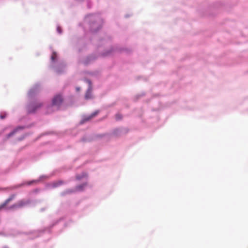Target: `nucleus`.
Here are the masks:
<instances>
[{
    "mask_svg": "<svg viewBox=\"0 0 248 248\" xmlns=\"http://www.w3.org/2000/svg\"><path fill=\"white\" fill-rule=\"evenodd\" d=\"M76 89L77 91H78L80 90V87H77Z\"/></svg>",
    "mask_w": 248,
    "mask_h": 248,
    "instance_id": "bb28decb",
    "label": "nucleus"
},
{
    "mask_svg": "<svg viewBox=\"0 0 248 248\" xmlns=\"http://www.w3.org/2000/svg\"><path fill=\"white\" fill-rule=\"evenodd\" d=\"M92 89H91L90 87H88V89L86 91V94H85V99L87 100L90 99L92 98V93H91V90Z\"/></svg>",
    "mask_w": 248,
    "mask_h": 248,
    "instance_id": "dca6fc26",
    "label": "nucleus"
},
{
    "mask_svg": "<svg viewBox=\"0 0 248 248\" xmlns=\"http://www.w3.org/2000/svg\"><path fill=\"white\" fill-rule=\"evenodd\" d=\"M38 202H39L37 200L31 201L29 199L26 201H24L22 200L19 201L17 204H15L12 205L10 208H20L25 206L28 205L30 204H32V206H35Z\"/></svg>",
    "mask_w": 248,
    "mask_h": 248,
    "instance_id": "423d86ee",
    "label": "nucleus"
},
{
    "mask_svg": "<svg viewBox=\"0 0 248 248\" xmlns=\"http://www.w3.org/2000/svg\"><path fill=\"white\" fill-rule=\"evenodd\" d=\"M99 112V111L98 110H96L95 111L92 113L90 115V116L91 117V118H92L94 116H95L96 114H97Z\"/></svg>",
    "mask_w": 248,
    "mask_h": 248,
    "instance_id": "b1692460",
    "label": "nucleus"
},
{
    "mask_svg": "<svg viewBox=\"0 0 248 248\" xmlns=\"http://www.w3.org/2000/svg\"><path fill=\"white\" fill-rule=\"evenodd\" d=\"M26 127H30L29 126H21V125H18L12 131H11L10 133L7 134L6 135V139H8L9 138L12 137V136L14 135L17 131H19V130H23Z\"/></svg>",
    "mask_w": 248,
    "mask_h": 248,
    "instance_id": "6e6552de",
    "label": "nucleus"
},
{
    "mask_svg": "<svg viewBox=\"0 0 248 248\" xmlns=\"http://www.w3.org/2000/svg\"><path fill=\"white\" fill-rule=\"evenodd\" d=\"M91 119V118L90 116V115H83L82 116V119L81 120V121L79 122V124H82L84 123H85V122L90 120Z\"/></svg>",
    "mask_w": 248,
    "mask_h": 248,
    "instance_id": "2eb2a0df",
    "label": "nucleus"
},
{
    "mask_svg": "<svg viewBox=\"0 0 248 248\" xmlns=\"http://www.w3.org/2000/svg\"><path fill=\"white\" fill-rule=\"evenodd\" d=\"M84 80L88 84V85H89L88 87H90L91 89H92V81H91V80H90V79H89L88 78H85L84 79Z\"/></svg>",
    "mask_w": 248,
    "mask_h": 248,
    "instance_id": "412c9836",
    "label": "nucleus"
},
{
    "mask_svg": "<svg viewBox=\"0 0 248 248\" xmlns=\"http://www.w3.org/2000/svg\"><path fill=\"white\" fill-rule=\"evenodd\" d=\"M50 107H51V106H48L47 108H50Z\"/></svg>",
    "mask_w": 248,
    "mask_h": 248,
    "instance_id": "473e14b6",
    "label": "nucleus"
},
{
    "mask_svg": "<svg viewBox=\"0 0 248 248\" xmlns=\"http://www.w3.org/2000/svg\"><path fill=\"white\" fill-rule=\"evenodd\" d=\"M115 118L117 121H120L122 119V116L121 114H120L119 113H117L115 115Z\"/></svg>",
    "mask_w": 248,
    "mask_h": 248,
    "instance_id": "4be33fe9",
    "label": "nucleus"
},
{
    "mask_svg": "<svg viewBox=\"0 0 248 248\" xmlns=\"http://www.w3.org/2000/svg\"><path fill=\"white\" fill-rule=\"evenodd\" d=\"M116 51L119 52H124L126 54H129L131 52V50L128 48L115 47L111 46L109 49L104 51L100 53V55L101 57L104 58L112 55Z\"/></svg>",
    "mask_w": 248,
    "mask_h": 248,
    "instance_id": "20e7f679",
    "label": "nucleus"
},
{
    "mask_svg": "<svg viewBox=\"0 0 248 248\" xmlns=\"http://www.w3.org/2000/svg\"><path fill=\"white\" fill-rule=\"evenodd\" d=\"M81 141H85V139L83 138L82 139H81Z\"/></svg>",
    "mask_w": 248,
    "mask_h": 248,
    "instance_id": "7c9ffc66",
    "label": "nucleus"
},
{
    "mask_svg": "<svg viewBox=\"0 0 248 248\" xmlns=\"http://www.w3.org/2000/svg\"><path fill=\"white\" fill-rule=\"evenodd\" d=\"M75 192L74 188L67 189L60 193V195L62 197L65 196L67 195L71 194Z\"/></svg>",
    "mask_w": 248,
    "mask_h": 248,
    "instance_id": "f8f14e48",
    "label": "nucleus"
},
{
    "mask_svg": "<svg viewBox=\"0 0 248 248\" xmlns=\"http://www.w3.org/2000/svg\"><path fill=\"white\" fill-rule=\"evenodd\" d=\"M30 134H31L29 133H25V134L21 135V136L17 138V140L18 141H21L23 140H24L25 138H26L27 137L29 136Z\"/></svg>",
    "mask_w": 248,
    "mask_h": 248,
    "instance_id": "6ab92c4d",
    "label": "nucleus"
},
{
    "mask_svg": "<svg viewBox=\"0 0 248 248\" xmlns=\"http://www.w3.org/2000/svg\"><path fill=\"white\" fill-rule=\"evenodd\" d=\"M49 177L46 175H42L40 176L38 179L37 180H32L31 181H30L29 182L24 181L20 184H17L14 186H13V189H16L18 188L19 187H21L22 186H30L32 185L34 183L39 182V181H41L43 179H47Z\"/></svg>",
    "mask_w": 248,
    "mask_h": 248,
    "instance_id": "39448f33",
    "label": "nucleus"
},
{
    "mask_svg": "<svg viewBox=\"0 0 248 248\" xmlns=\"http://www.w3.org/2000/svg\"><path fill=\"white\" fill-rule=\"evenodd\" d=\"M6 116V113L4 112L3 114H0V118L1 119H3L5 118Z\"/></svg>",
    "mask_w": 248,
    "mask_h": 248,
    "instance_id": "393cba45",
    "label": "nucleus"
},
{
    "mask_svg": "<svg viewBox=\"0 0 248 248\" xmlns=\"http://www.w3.org/2000/svg\"><path fill=\"white\" fill-rule=\"evenodd\" d=\"M40 88L41 84L38 82L35 83L28 92L29 103L26 107L28 114L34 113L38 108H41L43 106V103L38 102L35 97L40 91Z\"/></svg>",
    "mask_w": 248,
    "mask_h": 248,
    "instance_id": "f257e3e1",
    "label": "nucleus"
},
{
    "mask_svg": "<svg viewBox=\"0 0 248 248\" xmlns=\"http://www.w3.org/2000/svg\"><path fill=\"white\" fill-rule=\"evenodd\" d=\"M96 59V57L95 55L92 54L88 56L85 60L83 62L85 65H88L91 63L92 61L95 60Z\"/></svg>",
    "mask_w": 248,
    "mask_h": 248,
    "instance_id": "9b49d317",
    "label": "nucleus"
},
{
    "mask_svg": "<svg viewBox=\"0 0 248 248\" xmlns=\"http://www.w3.org/2000/svg\"><path fill=\"white\" fill-rule=\"evenodd\" d=\"M128 131V129L124 127H118L114 128L112 131V134L115 136L120 135L122 133H126Z\"/></svg>",
    "mask_w": 248,
    "mask_h": 248,
    "instance_id": "1a4fd4ad",
    "label": "nucleus"
},
{
    "mask_svg": "<svg viewBox=\"0 0 248 248\" xmlns=\"http://www.w3.org/2000/svg\"><path fill=\"white\" fill-rule=\"evenodd\" d=\"M62 218H60L58 220H55L53 222V223L52 224H51L49 226V228H48V231L49 232H50V230L51 228H52L54 226H55L56 224H57L59 221H60L61 220H62Z\"/></svg>",
    "mask_w": 248,
    "mask_h": 248,
    "instance_id": "aec40b11",
    "label": "nucleus"
},
{
    "mask_svg": "<svg viewBox=\"0 0 248 248\" xmlns=\"http://www.w3.org/2000/svg\"><path fill=\"white\" fill-rule=\"evenodd\" d=\"M57 60V53L53 51L51 56V66L55 70L58 75H61L65 72L66 64L63 61L56 62Z\"/></svg>",
    "mask_w": 248,
    "mask_h": 248,
    "instance_id": "7ed1b4c3",
    "label": "nucleus"
},
{
    "mask_svg": "<svg viewBox=\"0 0 248 248\" xmlns=\"http://www.w3.org/2000/svg\"><path fill=\"white\" fill-rule=\"evenodd\" d=\"M65 184L64 182L62 180L58 181L53 182L51 184L48 185V187L50 188L58 187L59 186Z\"/></svg>",
    "mask_w": 248,
    "mask_h": 248,
    "instance_id": "9d476101",
    "label": "nucleus"
},
{
    "mask_svg": "<svg viewBox=\"0 0 248 248\" xmlns=\"http://www.w3.org/2000/svg\"><path fill=\"white\" fill-rule=\"evenodd\" d=\"M144 94H145V93H143L141 95H137V97H139V96H143V95H144Z\"/></svg>",
    "mask_w": 248,
    "mask_h": 248,
    "instance_id": "c756f323",
    "label": "nucleus"
},
{
    "mask_svg": "<svg viewBox=\"0 0 248 248\" xmlns=\"http://www.w3.org/2000/svg\"><path fill=\"white\" fill-rule=\"evenodd\" d=\"M101 45H102V44L101 45H98V46H97V47H99Z\"/></svg>",
    "mask_w": 248,
    "mask_h": 248,
    "instance_id": "2f4dec72",
    "label": "nucleus"
},
{
    "mask_svg": "<svg viewBox=\"0 0 248 248\" xmlns=\"http://www.w3.org/2000/svg\"><path fill=\"white\" fill-rule=\"evenodd\" d=\"M87 186V182L83 183L80 185L77 186L74 189L75 190V191H82Z\"/></svg>",
    "mask_w": 248,
    "mask_h": 248,
    "instance_id": "ddd939ff",
    "label": "nucleus"
},
{
    "mask_svg": "<svg viewBox=\"0 0 248 248\" xmlns=\"http://www.w3.org/2000/svg\"><path fill=\"white\" fill-rule=\"evenodd\" d=\"M57 31L58 32V33H59V34H62V28H61V27L59 25H58L57 26Z\"/></svg>",
    "mask_w": 248,
    "mask_h": 248,
    "instance_id": "5701e85b",
    "label": "nucleus"
},
{
    "mask_svg": "<svg viewBox=\"0 0 248 248\" xmlns=\"http://www.w3.org/2000/svg\"><path fill=\"white\" fill-rule=\"evenodd\" d=\"M88 174L86 172H82L80 174H77L76 175V179L78 180H80L82 178L84 177H87Z\"/></svg>",
    "mask_w": 248,
    "mask_h": 248,
    "instance_id": "f3484780",
    "label": "nucleus"
},
{
    "mask_svg": "<svg viewBox=\"0 0 248 248\" xmlns=\"http://www.w3.org/2000/svg\"><path fill=\"white\" fill-rule=\"evenodd\" d=\"M2 248H9L7 246H4L2 247Z\"/></svg>",
    "mask_w": 248,
    "mask_h": 248,
    "instance_id": "c85d7f7f",
    "label": "nucleus"
},
{
    "mask_svg": "<svg viewBox=\"0 0 248 248\" xmlns=\"http://www.w3.org/2000/svg\"><path fill=\"white\" fill-rule=\"evenodd\" d=\"M63 102V98L61 95H56L52 100L51 105L60 107Z\"/></svg>",
    "mask_w": 248,
    "mask_h": 248,
    "instance_id": "0eeeda50",
    "label": "nucleus"
},
{
    "mask_svg": "<svg viewBox=\"0 0 248 248\" xmlns=\"http://www.w3.org/2000/svg\"><path fill=\"white\" fill-rule=\"evenodd\" d=\"M84 21L88 24L89 31L92 34L96 33L100 30L104 23L103 19L99 13L86 15L84 18Z\"/></svg>",
    "mask_w": 248,
    "mask_h": 248,
    "instance_id": "f03ea898",
    "label": "nucleus"
},
{
    "mask_svg": "<svg viewBox=\"0 0 248 248\" xmlns=\"http://www.w3.org/2000/svg\"><path fill=\"white\" fill-rule=\"evenodd\" d=\"M14 198V195L11 196L5 202L0 204V210L3 208L10 201H11Z\"/></svg>",
    "mask_w": 248,
    "mask_h": 248,
    "instance_id": "4468645a",
    "label": "nucleus"
},
{
    "mask_svg": "<svg viewBox=\"0 0 248 248\" xmlns=\"http://www.w3.org/2000/svg\"><path fill=\"white\" fill-rule=\"evenodd\" d=\"M46 209V207H43V208H42L41 209H40V212H43L44 211H45Z\"/></svg>",
    "mask_w": 248,
    "mask_h": 248,
    "instance_id": "a878e982",
    "label": "nucleus"
},
{
    "mask_svg": "<svg viewBox=\"0 0 248 248\" xmlns=\"http://www.w3.org/2000/svg\"><path fill=\"white\" fill-rule=\"evenodd\" d=\"M99 41L101 43H102V44H105L107 42L109 44L111 43V40L109 36H108L106 38L100 39Z\"/></svg>",
    "mask_w": 248,
    "mask_h": 248,
    "instance_id": "a211bd4d",
    "label": "nucleus"
},
{
    "mask_svg": "<svg viewBox=\"0 0 248 248\" xmlns=\"http://www.w3.org/2000/svg\"><path fill=\"white\" fill-rule=\"evenodd\" d=\"M125 17L127 18V17H128L130 16V15H125L124 16Z\"/></svg>",
    "mask_w": 248,
    "mask_h": 248,
    "instance_id": "cd10ccee",
    "label": "nucleus"
}]
</instances>
